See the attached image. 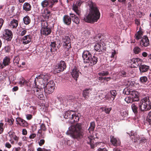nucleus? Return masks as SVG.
<instances>
[{"label": "nucleus", "instance_id": "obj_1", "mask_svg": "<svg viewBox=\"0 0 151 151\" xmlns=\"http://www.w3.org/2000/svg\"><path fill=\"white\" fill-rule=\"evenodd\" d=\"M88 5L90 8L89 13L84 18V21L87 22H96L99 19L100 13L95 4L91 1H88Z\"/></svg>", "mask_w": 151, "mask_h": 151}, {"label": "nucleus", "instance_id": "obj_2", "mask_svg": "<svg viewBox=\"0 0 151 151\" xmlns=\"http://www.w3.org/2000/svg\"><path fill=\"white\" fill-rule=\"evenodd\" d=\"M70 129V131H68L66 134L73 139L78 140L83 137L84 134L81 124L77 123L72 126Z\"/></svg>", "mask_w": 151, "mask_h": 151}, {"label": "nucleus", "instance_id": "obj_3", "mask_svg": "<svg viewBox=\"0 0 151 151\" xmlns=\"http://www.w3.org/2000/svg\"><path fill=\"white\" fill-rule=\"evenodd\" d=\"M49 78V76L47 74H40L34 81L33 85L35 87L44 88Z\"/></svg>", "mask_w": 151, "mask_h": 151}, {"label": "nucleus", "instance_id": "obj_4", "mask_svg": "<svg viewBox=\"0 0 151 151\" xmlns=\"http://www.w3.org/2000/svg\"><path fill=\"white\" fill-rule=\"evenodd\" d=\"M139 113L149 110L151 109V103L149 98H144L138 103Z\"/></svg>", "mask_w": 151, "mask_h": 151}, {"label": "nucleus", "instance_id": "obj_5", "mask_svg": "<svg viewBox=\"0 0 151 151\" xmlns=\"http://www.w3.org/2000/svg\"><path fill=\"white\" fill-rule=\"evenodd\" d=\"M64 117L68 119V121L71 124L78 121L79 117L78 115L73 111H68L63 114Z\"/></svg>", "mask_w": 151, "mask_h": 151}, {"label": "nucleus", "instance_id": "obj_6", "mask_svg": "<svg viewBox=\"0 0 151 151\" xmlns=\"http://www.w3.org/2000/svg\"><path fill=\"white\" fill-rule=\"evenodd\" d=\"M55 85L53 81H50L47 83L45 87L44 86V92L47 94L51 93L54 91Z\"/></svg>", "mask_w": 151, "mask_h": 151}, {"label": "nucleus", "instance_id": "obj_7", "mask_svg": "<svg viewBox=\"0 0 151 151\" xmlns=\"http://www.w3.org/2000/svg\"><path fill=\"white\" fill-rule=\"evenodd\" d=\"M66 67V64L65 62L61 60L58 64L56 66L54 72L57 73L62 72L65 69Z\"/></svg>", "mask_w": 151, "mask_h": 151}, {"label": "nucleus", "instance_id": "obj_8", "mask_svg": "<svg viewBox=\"0 0 151 151\" xmlns=\"http://www.w3.org/2000/svg\"><path fill=\"white\" fill-rule=\"evenodd\" d=\"M62 41L64 43L63 45L65 46L67 51H68L71 47L70 39L68 36L62 37Z\"/></svg>", "mask_w": 151, "mask_h": 151}, {"label": "nucleus", "instance_id": "obj_9", "mask_svg": "<svg viewBox=\"0 0 151 151\" xmlns=\"http://www.w3.org/2000/svg\"><path fill=\"white\" fill-rule=\"evenodd\" d=\"M83 2V1L80 0L76 1V3H74L73 4L72 9L78 15H80L81 14L80 6Z\"/></svg>", "mask_w": 151, "mask_h": 151}, {"label": "nucleus", "instance_id": "obj_10", "mask_svg": "<svg viewBox=\"0 0 151 151\" xmlns=\"http://www.w3.org/2000/svg\"><path fill=\"white\" fill-rule=\"evenodd\" d=\"M91 54L88 51L84 50L82 53V57L84 63H88L90 59L91 58Z\"/></svg>", "mask_w": 151, "mask_h": 151}, {"label": "nucleus", "instance_id": "obj_11", "mask_svg": "<svg viewBox=\"0 0 151 151\" xmlns=\"http://www.w3.org/2000/svg\"><path fill=\"white\" fill-rule=\"evenodd\" d=\"M36 88H35L34 90V93L35 95L40 99H42L44 97V95L42 94L43 89L42 88H39L38 87H36Z\"/></svg>", "mask_w": 151, "mask_h": 151}, {"label": "nucleus", "instance_id": "obj_12", "mask_svg": "<svg viewBox=\"0 0 151 151\" xmlns=\"http://www.w3.org/2000/svg\"><path fill=\"white\" fill-rule=\"evenodd\" d=\"M12 32L8 29H6L3 32V38L7 41H10L12 37Z\"/></svg>", "mask_w": 151, "mask_h": 151}, {"label": "nucleus", "instance_id": "obj_13", "mask_svg": "<svg viewBox=\"0 0 151 151\" xmlns=\"http://www.w3.org/2000/svg\"><path fill=\"white\" fill-rule=\"evenodd\" d=\"M95 50L99 52H104L106 50L105 45L101 42L98 43L94 46Z\"/></svg>", "mask_w": 151, "mask_h": 151}, {"label": "nucleus", "instance_id": "obj_14", "mask_svg": "<svg viewBox=\"0 0 151 151\" xmlns=\"http://www.w3.org/2000/svg\"><path fill=\"white\" fill-rule=\"evenodd\" d=\"M79 73H81V72H79L78 69L76 66H74L71 73V75L72 77L76 81L79 77Z\"/></svg>", "mask_w": 151, "mask_h": 151}, {"label": "nucleus", "instance_id": "obj_15", "mask_svg": "<svg viewBox=\"0 0 151 151\" xmlns=\"http://www.w3.org/2000/svg\"><path fill=\"white\" fill-rule=\"evenodd\" d=\"M140 44L142 46L145 47L148 46L150 44L149 40L147 36H144L141 40Z\"/></svg>", "mask_w": 151, "mask_h": 151}, {"label": "nucleus", "instance_id": "obj_16", "mask_svg": "<svg viewBox=\"0 0 151 151\" xmlns=\"http://www.w3.org/2000/svg\"><path fill=\"white\" fill-rule=\"evenodd\" d=\"M8 134L10 138V139L9 140L10 141H11L13 139H14L17 142L19 140V138L15 134V132L13 130H11L8 132Z\"/></svg>", "mask_w": 151, "mask_h": 151}, {"label": "nucleus", "instance_id": "obj_17", "mask_svg": "<svg viewBox=\"0 0 151 151\" xmlns=\"http://www.w3.org/2000/svg\"><path fill=\"white\" fill-rule=\"evenodd\" d=\"M130 96H131L134 102L139 101V96L138 93L137 92L133 90Z\"/></svg>", "mask_w": 151, "mask_h": 151}, {"label": "nucleus", "instance_id": "obj_18", "mask_svg": "<svg viewBox=\"0 0 151 151\" xmlns=\"http://www.w3.org/2000/svg\"><path fill=\"white\" fill-rule=\"evenodd\" d=\"M50 12L47 9H44L42 10L41 14L44 18L48 19L50 16Z\"/></svg>", "mask_w": 151, "mask_h": 151}, {"label": "nucleus", "instance_id": "obj_19", "mask_svg": "<svg viewBox=\"0 0 151 151\" xmlns=\"http://www.w3.org/2000/svg\"><path fill=\"white\" fill-rule=\"evenodd\" d=\"M90 61L88 63L89 65L91 66H92L96 64L98 61V58L96 55H94L92 57L91 56V58L90 59Z\"/></svg>", "mask_w": 151, "mask_h": 151}, {"label": "nucleus", "instance_id": "obj_20", "mask_svg": "<svg viewBox=\"0 0 151 151\" xmlns=\"http://www.w3.org/2000/svg\"><path fill=\"white\" fill-rule=\"evenodd\" d=\"M110 137V142L114 146H117L120 145L121 142L119 139H117L112 135H111Z\"/></svg>", "mask_w": 151, "mask_h": 151}, {"label": "nucleus", "instance_id": "obj_21", "mask_svg": "<svg viewBox=\"0 0 151 151\" xmlns=\"http://www.w3.org/2000/svg\"><path fill=\"white\" fill-rule=\"evenodd\" d=\"M16 122L17 124H19L22 127H26L28 125V123L26 121L19 117L16 119Z\"/></svg>", "mask_w": 151, "mask_h": 151}, {"label": "nucleus", "instance_id": "obj_22", "mask_svg": "<svg viewBox=\"0 0 151 151\" xmlns=\"http://www.w3.org/2000/svg\"><path fill=\"white\" fill-rule=\"evenodd\" d=\"M92 89V88H86L83 90L82 93L83 97L86 99H87L89 96V94L91 93Z\"/></svg>", "mask_w": 151, "mask_h": 151}, {"label": "nucleus", "instance_id": "obj_23", "mask_svg": "<svg viewBox=\"0 0 151 151\" xmlns=\"http://www.w3.org/2000/svg\"><path fill=\"white\" fill-rule=\"evenodd\" d=\"M22 43L27 44L29 43L31 41V37L29 35H27L23 37L22 40Z\"/></svg>", "mask_w": 151, "mask_h": 151}, {"label": "nucleus", "instance_id": "obj_24", "mask_svg": "<svg viewBox=\"0 0 151 151\" xmlns=\"http://www.w3.org/2000/svg\"><path fill=\"white\" fill-rule=\"evenodd\" d=\"M140 73H144L148 71L150 68L149 66L145 65H141L139 66Z\"/></svg>", "mask_w": 151, "mask_h": 151}, {"label": "nucleus", "instance_id": "obj_25", "mask_svg": "<svg viewBox=\"0 0 151 151\" xmlns=\"http://www.w3.org/2000/svg\"><path fill=\"white\" fill-rule=\"evenodd\" d=\"M11 59L8 56L5 57L3 60L2 66L3 67L8 65L10 63Z\"/></svg>", "mask_w": 151, "mask_h": 151}, {"label": "nucleus", "instance_id": "obj_26", "mask_svg": "<svg viewBox=\"0 0 151 151\" xmlns=\"http://www.w3.org/2000/svg\"><path fill=\"white\" fill-rule=\"evenodd\" d=\"M132 65L134 68H137L139 66V62L140 61V59L139 58L133 59L132 60Z\"/></svg>", "mask_w": 151, "mask_h": 151}, {"label": "nucleus", "instance_id": "obj_27", "mask_svg": "<svg viewBox=\"0 0 151 151\" xmlns=\"http://www.w3.org/2000/svg\"><path fill=\"white\" fill-rule=\"evenodd\" d=\"M133 112L136 115H137L138 114V107L137 104L136 103L132 104L131 106Z\"/></svg>", "mask_w": 151, "mask_h": 151}, {"label": "nucleus", "instance_id": "obj_28", "mask_svg": "<svg viewBox=\"0 0 151 151\" xmlns=\"http://www.w3.org/2000/svg\"><path fill=\"white\" fill-rule=\"evenodd\" d=\"M147 141V139L145 137H139L137 139V142L140 145H142Z\"/></svg>", "mask_w": 151, "mask_h": 151}, {"label": "nucleus", "instance_id": "obj_29", "mask_svg": "<svg viewBox=\"0 0 151 151\" xmlns=\"http://www.w3.org/2000/svg\"><path fill=\"white\" fill-rule=\"evenodd\" d=\"M70 16L73 22L77 24L79 23V20L78 17L75 14L73 13H70Z\"/></svg>", "mask_w": 151, "mask_h": 151}, {"label": "nucleus", "instance_id": "obj_30", "mask_svg": "<svg viewBox=\"0 0 151 151\" xmlns=\"http://www.w3.org/2000/svg\"><path fill=\"white\" fill-rule=\"evenodd\" d=\"M71 18L70 16L69 17L68 16L65 15L63 18V20L65 24L69 25L70 24L71 22Z\"/></svg>", "mask_w": 151, "mask_h": 151}, {"label": "nucleus", "instance_id": "obj_31", "mask_svg": "<svg viewBox=\"0 0 151 151\" xmlns=\"http://www.w3.org/2000/svg\"><path fill=\"white\" fill-rule=\"evenodd\" d=\"M51 32V29H41L40 32L42 35L47 36Z\"/></svg>", "mask_w": 151, "mask_h": 151}, {"label": "nucleus", "instance_id": "obj_32", "mask_svg": "<svg viewBox=\"0 0 151 151\" xmlns=\"http://www.w3.org/2000/svg\"><path fill=\"white\" fill-rule=\"evenodd\" d=\"M50 2L48 0H44L41 3V5L42 8H45L48 6L49 8H52L53 7H50Z\"/></svg>", "mask_w": 151, "mask_h": 151}, {"label": "nucleus", "instance_id": "obj_33", "mask_svg": "<svg viewBox=\"0 0 151 151\" xmlns=\"http://www.w3.org/2000/svg\"><path fill=\"white\" fill-rule=\"evenodd\" d=\"M130 136L134 137V142H137V139L139 138V135H137L136 132H134L133 131H131L129 133H127Z\"/></svg>", "mask_w": 151, "mask_h": 151}, {"label": "nucleus", "instance_id": "obj_34", "mask_svg": "<svg viewBox=\"0 0 151 151\" xmlns=\"http://www.w3.org/2000/svg\"><path fill=\"white\" fill-rule=\"evenodd\" d=\"M88 138L89 140V142H87V143L90 144L91 148L93 149L95 147V145L94 144V138L93 139V137L92 136L88 137Z\"/></svg>", "mask_w": 151, "mask_h": 151}, {"label": "nucleus", "instance_id": "obj_35", "mask_svg": "<svg viewBox=\"0 0 151 151\" xmlns=\"http://www.w3.org/2000/svg\"><path fill=\"white\" fill-rule=\"evenodd\" d=\"M143 32L141 30H139V31L135 34L134 37L137 40H138L139 39L142 38L143 35Z\"/></svg>", "mask_w": 151, "mask_h": 151}, {"label": "nucleus", "instance_id": "obj_36", "mask_svg": "<svg viewBox=\"0 0 151 151\" xmlns=\"http://www.w3.org/2000/svg\"><path fill=\"white\" fill-rule=\"evenodd\" d=\"M31 5L27 2L25 3L23 5V9L26 11L31 10Z\"/></svg>", "mask_w": 151, "mask_h": 151}, {"label": "nucleus", "instance_id": "obj_37", "mask_svg": "<svg viewBox=\"0 0 151 151\" xmlns=\"http://www.w3.org/2000/svg\"><path fill=\"white\" fill-rule=\"evenodd\" d=\"M50 47H51L50 49V51L52 52L55 51H56L58 49V48L56 47V43L55 42H51L50 45Z\"/></svg>", "mask_w": 151, "mask_h": 151}, {"label": "nucleus", "instance_id": "obj_38", "mask_svg": "<svg viewBox=\"0 0 151 151\" xmlns=\"http://www.w3.org/2000/svg\"><path fill=\"white\" fill-rule=\"evenodd\" d=\"M110 94L111 97L110 98L111 100L112 101L114 99L117 94L116 91L115 90H111L110 91Z\"/></svg>", "mask_w": 151, "mask_h": 151}, {"label": "nucleus", "instance_id": "obj_39", "mask_svg": "<svg viewBox=\"0 0 151 151\" xmlns=\"http://www.w3.org/2000/svg\"><path fill=\"white\" fill-rule=\"evenodd\" d=\"M61 102L64 106H66L68 104H69L68 100V96L63 97L62 99Z\"/></svg>", "mask_w": 151, "mask_h": 151}, {"label": "nucleus", "instance_id": "obj_40", "mask_svg": "<svg viewBox=\"0 0 151 151\" xmlns=\"http://www.w3.org/2000/svg\"><path fill=\"white\" fill-rule=\"evenodd\" d=\"M18 25L17 21L16 20H13L10 22V27L14 28L17 27Z\"/></svg>", "mask_w": 151, "mask_h": 151}, {"label": "nucleus", "instance_id": "obj_41", "mask_svg": "<svg viewBox=\"0 0 151 151\" xmlns=\"http://www.w3.org/2000/svg\"><path fill=\"white\" fill-rule=\"evenodd\" d=\"M133 90L132 89L126 88L123 90V93L124 94L130 95Z\"/></svg>", "mask_w": 151, "mask_h": 151}, {"label": "nucleus", "instance_id": "obj_42", "mask_svg": "<svg viewBox=\"0 0 151 151\" xmlns=\"http://www.w3.org/2000/svg\"><path fill=\"white\" fill-rule=\"evenodd\" d=\"M24 23L26 24H29L30 22V19L28 16L25 17L23 19Z\"/></svg>", "mask_w": 151, "mask_h": 151}, {"label": "nucleus", "instance_id": "obj_43", "mask_svg": "<svg viewBox=\"0 0 151 151\" xmlns=\"http://www.w3.org/2000/svg\"><path fill=\"white\" fill-rule=\"evenodd\" d=\"M119 74L120 76L123 77H129V73L124 70L120 72Z\"/></svg>", "mask_w": 151, "mask_h": 151}, {"label": "nucleus", "instance_id": "obj_44", "mask_svg": "<svg viewBox=\"0 0 151 151\" xmlns=\"http://www.w3.org/2000/svg\"><path fill=\"white\" fill-rule=\"evenodd\" d=\"M148 81V78L146 76H143L139 78V82L142 83H146Z\"/></svg>", "mask_w": 151, "mask_h": 151}, {"label": "nucleus", "instance_id": "obj_45", "mask_svg": "<svg viewBox=\"0 0 151 151\" xmlns=\"http://www.w3.org/2000/svg\"><path fill=\"white\" fill-rule=\"evenodd\" d=\"M135 82L131 81H128L126 82L125 85L127 86L132 87L134 85Z\"/></svg>", "mask_w": 151, "mask_h": 151}, {"label": "nucleus", "instance_id": "obj_46", "mask_svg": "<svg viewBox=\"0 0 151 151\" xmlns=\"http://www.w3.org/2000/svg\"><path fill=\"white\" fill-rule=\"evenodd\" d=\"M95 125L94 122H92L90 123V126L89 127L88 130L89 132L93 131L94 130L95 128Z\"/></svg>", "mask_w": 151, "mask_h": 151}, {"label": "nucleus", "instance_id": "obj_47", "mask_svg": "<svg viewBox=\"0 0 151 151\" xmlns=\"http://www.w3.org/2000/svg\"><path fill=\"white\" fill-rule=\"evenodd\" d=\"M109 72L108 71H102L98 73L99 76H105L109 75Z\"/></svg>", "mask_w": 151, "mask_h": 151}, {"label": "nucleus", "instance_id": "obj_48", "mask_svg": "<svg viewBox=\"0 0 151 151\" xmlns=\"http://www.w3.org/2000/svg\"><path fill=\"white\" fill-rule=\"evenodd\" d=\"M68 98L69 103H70V102H74L75 101H76V98L71 96H68Z\"/></svg>", "mask_w": 151, "mask_h": 151}, {"label": "nucleus", "instance_id": "obj_49", "mask_svg": "<svg viewBox=\"0 0 151 151\" xmlns=\"http://www.w3.org/2000/svg\"><path fill=\"white\" fill-rule=\"evenodd\" d=\"M54 42L56 43V45H57L56 47L58 48V49H59L62 45V43L60 40L58 39Z\"/></svg>", "mask_w": 151, "mask_h": 151}, {"label": "nucleus", "instance_id": "obj_50", "mask_svg": "<svg viewBox=\"0 0 151 151\" xmlns=\"http://www.w3.org/2000/svg\"><path fill=\"white\" fill-rule=\"evenodd\" d=\"M19 57L17 56L15 57L14 59L13 60V63H16V65L18 66H19Z\"/></svg>", "mask_w": 151, "mask_h": 151}, {"label": "nucleus", "instance_id": "obj_51", "mask_svg": "<svg viewBox=\"0 0 151 151\" xmlns=\"http://www.w3.org/2000/svg\"><path fill=\"white\" fill-rule=\"evenodd\" d=\"M124 100L127 103H130L132 102H134L131 96L130 95L129 96L126 97L125 99Z\"/></svg>", "mask_w": 151, "mask_h": 151}, {"label": "nucleus", "instance_id": "obj_52", "mask_svg": "<svg viewBox=\"0 0 151 151\" xmlns=\"http://www.w3.org/2000/svg\"><path fill=\"white\" fill-rule=\"evenodd\" d=\"M141 50V49L138 47H135L133 49L134 52L136 54H137L139 53Z\"/></svg>", "mask_w": 151, "mask_h": 151}, {"label": "nucleus", "instance_id": "obj_53", "mask_svg": "<svg viewBox=\"0 0 151 151\" xmlns=\"http://www.w3.org/2000/svg\"><path fill=\"white\" fill-rule=\"evenodd\" d=\"M50 2V7H53V5L58 2V0H48Z\"/></svg>", "mask_w": 151, "mask_h": 151}, {"label": "nucleus", "instance_id": "obj_54", "mask_svg": "<svg viewBox=\"0 0 151 151\" xmlns=\"http://www.w3.org/2000/svg\"><path fill=\"white\" fill-rule=\"evenodd\" d=\"M82 33L84 36H88L90 34L91 32L88 29H86Z\"/></svg>", "mask_w": 151, "mask_h": 151}, {"label": "nucleus", "instance_id": "obj_55", "mask_svg": "<svg viewBox=\"0 0 151 151\" xmlns=\"http://www.w3.org/2000/svg\"><path fill=\"white\" fill-rule=\"evenodd\" d=\"M101 34H98L94 37V39L97 41H101Z\"/></svg>", "mask_w": 151, "mask_h": 151}, {"label": "nucleus", "instance_id": "obj_56", "mask_svg": "<svg viewBox=\"0 0 151 151\" xmlns=\"http://www.w3.org/2000/svg\"><path fill=\"white\" fill-rule=\"evenodd\" d=\"M26 81L23 78L19 82V84L21 86H22L26 84Z\"/></svg>", "mask_w": 151, "mask_h": 151}, {"label": "nucleus", "instance_id": "obj_57", "mask_svg": "<svg viewBox=\"0 0 151 151\" xmlns=\"http://www.w3.org/2000/svg\"><path fill=\"white\" fill-rule=\"evenodd\" d=\"M147 117L148 119L149 124H150L151 126V111L148 113Z\"/></svg>", "mask_w": 151, "mask_h": 151}, {"label": "nucleus", "instance_id": "obj_58", "mask_svg": "<svg viewBox=\"0 0 151 151\" xmlns=\"http://www.w3.org/2000/svg\"><path fill=\"white\" fill-rule=\"evenodd\" d=\"M40 129L43 131H45L46 130V128L45 124H42L40 125Z\"/></svg>", "mask_w": 151, "mask_h": 151}, {"label": "nucleus", "instance_id": "obj_59", "mask_svg": "<svg viewBox=\"0 0 151 151\" xmlns=\"http://www.w3.org/2000/svg\"><path fill=\"white\" fill-rule=\"evenodd\" d=\"M111 109V108H106L104 109V111L106 114H109Z\"/></svg>", "mask_w": 151, "mask_h": 151}, {"label": "nucleus", "instance_id": "obj_60", "mask_svg": "<svg viewBox=\"0 0 151 151\" xmlns=\"http://www.w3.org/2000/svg\"><path fill=\"white\" fill-rule=\"evenodd\" d=\"M4 125V124L2 123H0V134H2L4 131V129L3 127Z\"/></svg>", "mask_w": 151, "mask_h": 151}, {"label": "nucleus", "instance_id": "obj_61", "mask_svg": "<svg viewBox=\"0 0 151 151\" xmlns=\"http://www.w3.org/2000/svg\"><path fill=\"white\" fill-rule=\"evenodd\" d=\"M45 142V141L44 139H41L39 142V145L40 146H42L44 144Z\"/></svg>", "mask_w": 151, "mask_h": 151}, {"label": "nucleus", "instance_id": "obj_62", "mask_svg": "<svg viewBox=\"0 0 151 151\" xmlns=\"http://www.w3.org/2000/svg\"><path fill=\"white\" fill-rule=\"evenodd\" d=\"M26 118L28 120H30L32 118V115L30 114H27L26 115Z\"/></svg>", "mask_w": 151, "mask_h": 151}, {"label": "nucleus", "instance_id": "obj_63", "mask_svg": "<svg viewBox=\"0 0 151 151\" xmlns=\"http://www.w3.org/2000/svg\"><path fill=\"white\" fill-rule=\"evenodd\" d=\"M36 136V135L35 134H32L30 135L29 136V138L30 139H34Z\"/></svg>", "mask_w": 151, "mask_h": 151}, {"label": "nucleus", "instance_id": "obj_64", "mask_svg": "<svg viewBox=\"0 0 151 151\" xmlns=\"http://www.w3.org/2000/svg\"><path fill=\"white\" fill-rule=\"evenodd\" d=\"M5 146L8 148H10L12 146L9 143L7 142L6 143Z\"/></svg>", "mask_w": 151, "mask_h": 151}]
</instances>
